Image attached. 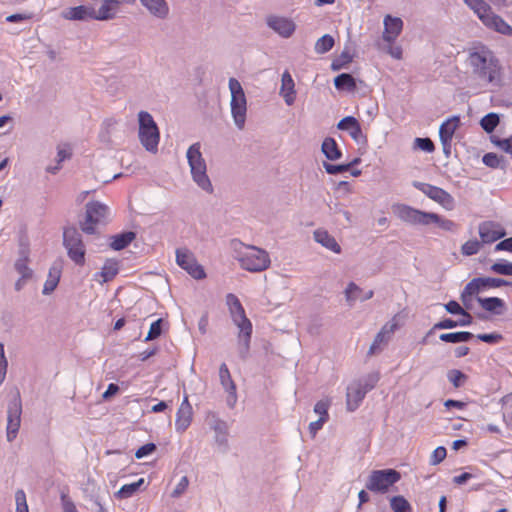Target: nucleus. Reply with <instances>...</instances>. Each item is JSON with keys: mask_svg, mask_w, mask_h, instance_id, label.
<instances>
[{"mask_svg": "<svg viewBox=\"0 0 512 512\" xmlns=\"http://www.w3.org/2000/svg\"><path fill=\"white\" fill-rule=\"evenodd\" d=\"M156 450V445L154 443H147L143 446H141L135 453V457L140 459L144 456H147L151 453H153Z\"/></svg>", "mask_w": 512, "mask_h": 512, "instance_id": "obj_59", "label": "nucleus"}, {"mask_svg": "<svg viewBox=\"0 0 512 512\" xmlns=\"http://www.w3.org/2000/svg\"><path fill=\"white\" fill-rule=\"evenodd\" d=\"M379 373L373 372L362 378L353 380L346 389V408L349 412L355 411L379 381Z\"/></svg>", "mask_w": 512, "mask_h": 512, "instance_id": "obj_4", "label": "nucleus"}, {"mask_svg": "<svg viewBox=\"0 0 512 512\" xmlns=\"http://www.w3.org/2000/svg\"><path fill=\"white\" fill-rule=\"evenodd\" d=\"M149 14L157 19L164 20L169 15V6L166 0H139Z\"/></svg>", "mask_w": 512, "mask_h": 512, "instance_id": "obj_25", "label": "nucleus"}, {"mask_svg": "<svg viewBox=\"0 0 512 512\" xmlns=\"http://www.w3.org/2000/svg\"><path fill=\"white\" fill-rule=\"evenodd\" d=\"M445 309L448 313L460 315L461 313H464V308L460 306V304L454 300L449 301L447 304H445Z\"/></svg>", "mask_w": 512, "mask_h": 512, "instance_id": "obj_62", "label": "nucleus"}, {"mask_svg": "<svg viewBox=\"0 0 512 512\" xmlns=\"http://www.w3.org/2000/svg\"><path fill=\"white\" fill-rule=\"evenodd\" d=\"M393 212L404 222L413 225H428L430 212L421 211L405 204H397L393 206Z\"/></svg>", "mask_w": 512, "mask_h": 512, "instance_id": "obj_15", "label": "nucleus"}, {"mask_svg": "<svg viewBox=\"0 0 512 512\" xmlns=\"http://www.w3.org/2000/svg\"><path fill=\"white\" fill-rule=\"evenodd\" d=\"M266 24L270 29L283 38L291 37L296 29V24L293 20L277 15L267 16Z\"/></svg>", "mask_w": 512, "mask_h": 512, "instance_id": "obj_16", "label": "nucleus"}, {"mask_svg": "<svg viewBox=\"0 0 512 512\" xmlns=\"http://www.w3.org/2000/svg\"><path fill=\"white\" fill-rule=\"evenodd\" d=\"M206 422L209 427L215 432V440L220 446H227L228 437V424L226 421L220 419L214 412H209L206 417Z\"/></svg>", "mask_w": 512, "mask_h": 512, "instance_id": "obj_19", "label": "nucleus"}, {"mask_svg": "<svg viewBox=\"0 0 512 512\" xmlns=\"http://www.w3.org/2000/svg\"><path fill=\"white\" fill-rule=\"evenodd\" d=\"M101 6L98 9V20L107 21L115 18L121 2L119 0H100Z\"/></svg>", "mask_w": 512, "mask_h": 512, "instance_id": "obj_27", "label": "nucleus"}, {"mask_svg": "<svg viewBox=\"0 0 512 512\" xmlns=\"http://www.w3.org/2000/svg\"><path fill=\"white\" fill-rule=\"evenodd\" d=\"M237 243L244 246L242 242ZM245 247L248 251L238 252L236 257L241 268L249 272H262L269 268L271 260L266 250L253 245H245Z\"/></svg>", "mask_w": 512, "mask_h": 512, "instance_id": "obj_6", "label": "nucleus"}, {"mask_svg": "<svg viewBox=\"0 0 512 512\" xmlns=\"http://www.w3.org/2000/svg\"><path fill=\"white\" fill-rule=\"evenodd\" d=\"M460 123V119L457 116H454L444 123L441 124L439 129V137L440 139H449L452 140L453 135L458 128Z\"/></svg>", "mask_w": 512, "mask_h": 512, "instance_id": "obj_35", "label": "nucleus"}, {"mask_svg": "<svg viewBox=\"0 0 512 512\" xmlns=\"http://www.w3.org/2000/svg\"><path fill=\"white\" fill-rule=\"evenodd\" d=\"M119 266L118 262L112 259L106 260L101 271L95 274V280L100 284L106 283L114 279L118 274Z\"/></svg>", "mask_w": 512, "mask_h": 512, "instance_id": "obj_29", "label": "nucleus"}, {"mask_svg": "<svg viewBox=\"0 0 512 512\" xmlns=\"http://www.w3.org/2000/svg\"><path fill=\"white\" fill-rule=\"evenodd\" d=\"M16 512H29L26 501V494L23 490L19 489L15 493Z\"/></svg>", "mask_w": 512, "mask_h": 512, "instance_id": "obj_49", "label": "nucleus"}, {"mask_svg": "<svg viewBox=\"0 0 512 512\" xmlns=\"http://www.w3.org/2000/svg\"><path fill=\"white\" fill-rule=\"evenodd\" d=\"M352 61L351 55L344 51L342 54L332 62L331 68L334 71H338L342 69L346 64L350 63Z\"/></svg>", "mask_w": 512, "mask_h": 512, "instance_id": "obj_50", "label": "nucleus"}, {"mask_svg": "<svg viewBox=\"0 0 512 512\" xmlns=\"http://www.w3.org/2000/svg\"><path fill=\"white\" fill-rule=\"evenodd\" d=\"M415 145L426 152H433L435 149L434 143L429 138H416Z\"/></svg>", "mask_w": 512, "mask_h": 512, "instance_id": "obj_58", "label": "nucleus"}, {"mask_svg": "<svg viewBox=\"0 0 512 512\" xmlns=\"http://www.w3.org/2000/svg\"><path fill=\"white\" fill-rule=\"evenodd\" d=\"M478 232L482 244H491L506 235V231L498 223L493 221L480 223Z\"/></svg>", "mask_w": 512, "mask_h": 512, "instance_id": "obj_18", "label": "nucleus"}, {"mask_svg": "<svg viewBox=\"0 0 512 512\" xmlns=\"http://www.w3.org/2000/svg\"><path fill=\"white\" fill-rule=\"evenodd\" d=\"M402 29L403 21L401 18L386 15L384 18L383 40L388 43H393L401 34Z\"/></svg>", "mask_w": 512, "mask_h": 512, "instance_id": "obj_21", "label": "nucleus"}, {"mask_svg": "<svg viewBox=\"0 0 512 512\" xmlns=\"http://www.w3.org/2000/svg\"><path fill=\"white\" fill-rule=\"evenodd\" d=\"M29 246L24 241H20L19 246V257L16 260L14 267L15 270L24 278H32L33 271L30 269L27 264L29 262Z\"/></svg>", "mask_w": 512, "mask_h": 512, "instance_id": "obj_24", "label": "nucleus"}, {"mask_svg": "<svg viewBox=\"0 0 512 512\" xmlns=\"http://www.w3.org/2000/svg\"><path fill=\"white\" fill-rule=\"evenodd\" d=\"M398 328V323L396 322V317H394L390 322L386 323L382 329L377 333L374 338L373 343L371 344L368 355L372 356L379 353L382 350L381 345H386L391 336L394 334L396 329Z\"/></svg>", "mask_w": 512, "mask_h": 512, "instance_id": "obj_17", "label": "nucleus"}, {"mask_svg": "<svg viewBox=\"0 0 512 512\" xmlns=\"http://www.w3.org/2000/svg\"><path fill=\"white\" fill-rule=\"evenodd\" d=\"M495 250L496 251L505 250V251L512 252V237L504 239V240L500 241L498 244H496Z\"/></svg>", "mask_w": 512, "mask_h": 512, "instance_id": "obj_64", "label": "nucleus"}, {"mask_svg": "<svg viewBox=\"0 0 512 512\" xmlns=\"http://www.w3.org/2000/svg\"><path fill=\"white\" fill-rule=\"evenodd\" d=\"M400 478L401 474L394 469L373 470L366 482V488L375 493H386Z\"/></svg>", "mask_w": 512, "mask_h": 512, "instance_id": "obj_11", "label": "nucleus"}, {"mask_svg": "<svg viewBox=\"0 0 512 512\" xmlns=\"http://www.w3.org/2000/svg\"><path fill=\"white\" fill-rule=\"evenodd\" d=\"M226 304L233 323L238 327V352L241 359L246 360L249 355L252 336V323L246 317L245 310L238 297L232 293L226 296Z\"/></svg>", "mask_w": 512, "mask_h": 512, "instance_id": "obj_2", "label": "nucleus"}, {"mask_svg": "<svg viewBox=\"0 0 512 512\" xmlns=\"http://www.w3.org/2000/svg\"><path fill=\"white\" fill-rule=\"evenodd\" d=\"M193 411L192 406L188 401V396L185 395L184 399L177 411V417L175 421L176 430L179 433H183L190 426L192 421Z\"/></svg>", "mask_w": 512, "mask_h": 512, "instance_id": "obj_20", "label": "nucleus"}, {"mask_svg": "<svg viewBox=\"0 0 512 512\" xmlns=\"http://www.w3.org/2000/svg\"><path fill=\"white\" fill-rule=\"evenodd\" d=\"M446 454H447V451L446 449L443 447V446H439L437 447L432 455H431V458H430V463L432 465H437L439 464L440 462H442L445 457H446Z\"/></svg>", "mask_w": 512, "mask_h": 512, "instance_id": "obj_57", "label": "nucleus"}, {"mask_svg": "<svg viewBox=\"0 0 512 512\" xmlns=\"http://www.w3.org/2000/svg\"><path fill=\"white\" fill-rule=\"evenodd\" d=\"M447 378L454 388H460L465 385L468 376L458 369H451L447 372Z\"/></svg>", "mask_w": 512, "mask_h": 512, "instance_id": "obj_41", "label": "nucleus"}, {"mask_svg": "<svg viewBox=\"0 0 512 512\" xmlns=\"http://www.w3.org/2000/svg\"><path fill=\"white\" fill-rule=\"evenodd\" d=\"M334 85L338 90H346L349 92H353L356 90V80L349 73H342L335 77Z\"/></svg>", "mask_w": 512, "mask_h": 512, "instance_id": "obj_34", "label": "nucleus"}, {"mask_svg": "<svg viewBox=\"0 0 512 512\" xmlns=\"http://www.w3.org/2000/svg\"><path fill=\"white\" fill-rule=\"evenodd\" d=\"M330 402L329 400H320L318 401L314 406V412L319 414L320 417H325V420H328V408H329Z\"/></svg>", "mask_w": 512, "mask_h": 512, "instance_id": "obj_56", "label": "nucleus"}, {"mask_svg": "<svg viewBox=\"0 0 512 512\" xmlns=\"http://www.w3.org/2000/svg\"><path fill=\"white\" fill-rule=\"evenodd\" d=\"M362 290L361 288L356 285L354 282H350L345 289V296L346 300L349 303L354 302L358 298V293H360Z\"/></svg>", "mask_w": 512, "mask_h": 512, "instance_id": "obj_52", "label": "nucleus"}, {"mask_svg": "<svg viewBox=\"0 0 512 512\" xmlns=\"http://www.w3.org/2000/svg\"><path fill=\"white\" fill-rule=\"evenodd\" d=\"M186 157L194 182L204 191L212 193L213 186L207 175V165L201 153V144L199 142L192 144L187 150Z\"/></svg>", "mask_w": 512, "mask_h": 512, "instance_id": "obj_3", "label": "nucleus"}, {"mask_svg": "<svg viewBox=\"0 0 512 512\" xmlns=\"http://www.w3.org/2000/svg\"><path fill=\"white\" fill-rule=\"evenodd\" d=\"M456 326H458V321H454V320H452L450 318H446V319H443V320L437 322L436 324H434V326L428 332L427 335H430L434 330H438V329H452V328H455Z\"/></svg>", "mask_w": 512, "mask_h": 512, "instance_id": "obj_54", "label": "nucleus"}, {"mask_svg": "<svg viewBox=\"0 0 512 512\" xmlns=\"http://www.w3.org/2000/svg\"><path fill=\"white\" fill-rule=\"evenodd\" d=\"M22 404L19 393L9 402L7 411V440L12 442L19 431L21 423Z\"/></svg>", "mask_w": 512, "mask_h": 512, "instance_id": "obj_14", "label": "nucleus"}, {"mask_svg": "<svg viewBox=\"0 0 512 512\" xmlns=\"http://www.w3.org/2000/svg\"><path fill=\"white\" fill-rule=\"evenodd\" d=\"M85 208V218L80 221V228L86 234H95L99 225L107 224L109 208L99 201L88 202Z\"/></svg>", "mask_w": 512, "mask_h": 512, "instance_id": "obj_8", "label": "nucleus"}, {"mask_svg": "<svg viewBox=\"0 0 512 512\" xmlns=\"http://www.w3.org/2000/svg\"><path fill=\"white\" fill-rule=\"evenodd\" d=\"M7 367L8 362L5 356L4 344L0 342V384H2L5 379Z\"/></svg>", "mask_w": 512, "mask_h": 512, "instance_id": "obj_55", "label": "nucleus"}, {"mask_svg": "<svg viewBox=\"0 0 512 512\" xmlns=\"http://www.w3.org/2000/svg\"><path fill=\"white\" fill-rule=\"evenodd\" d=\"M413 186L424 193L431 200L439 203L446 210H453L455 207L454 198L444 189L428 183L414 181Z\"/></svg>", "mask_w": 512, "mask_h": 512, "instance_id": "obj_12", "label": "nucleus"}, {"mask_svg": "<svg viewBox=\"0 0 512 512\" xmlns=\"http://www.w3.org/2000/svg\"><path fill=\"white\" fill-rule=\"evenodd\" d=\"M477 14L481 22L489 29L503 35H511L512 27L507 24L499 15L492 11V8L484 0H463Z\"/></svg>", "mask_w": 512, "mask_h": 512, "instance_id": "obj_5", "label": "nucleus"}, {"mask_svg": "<svg viewBox=\"0 0 512 512\" xmlns=\"http://www.w3.org/2000/svg\"><path fill=\"white\" fill-rule=\"evenodd\" d=\"M219 378L223 388L228 392L227 404L233 407L236 403V385L231 378L228 367L225 363L221 364L219 368Z\"/></svg>", "mask_w": 512, "mask_h": 512, "instance_id": "obj_22", "label": "nucleus"}, {"mask_svg": "<svg viewBox=\"0 0 512 512\" xmlns=\"http://www.w3.org/2000/svg\"><path fill=\"white\" fill-rule=\"evenodd\" d=\"M321 150L325 157L331 161L337 160L342 156V153L338 148L336 141L331 137H327L324 139L321 146Z\"/></svg>", "mask_w": 512, "mask_h": 512, "instance_id": "obj_32", "label": "nucleus"}, {"mask_svg": "<svg viewBox=\"0 0 512 512\" xmlns=\"http://www.w3.org/2000/svg\"><path fill=\"white\" fill-rule=\"evenodd\" d=\"M499 122V115L497 113L491 112L481 119L480 125L485 132L492 133L499 124Z\"/></svg>", "mask_w": 512, "mask_h": 512, "instance_id": "obj_40", "label": "nucleus"}, {"mask_svg": "<svg viewBox=\"0 0 512 512\" xmlns=\"http://www.w3.org/2000/svg\"><path fill=\"white\" fill-rule=\"evenodd\" d=\"M390 506L394 512H412L410 503L400 495L390 499Z\"/></svg>", "mask_w": 512, "mask_h": 512, "instance_id": "obj_42", "label": "nucleus"}, {"mask_svg": "<svg viewBox=\"0 0 512 512\" xmlns=\"http://www.w3.org/2000/svg\"><path fill=\"white\" fill-rule=\"evenodd\" d=\"M429 216H432V218H428V225L434 223L440 229H442L444 231H450V232L456 231V229L458 227V225L454 221H452L450 219L442 218L441 216H439L436 213L430 212Z\"/></svg>", "mask_w": 512, "mask_h": 512, "instance_id": "obj_37", "label": "nucleus"}, {"mask_svg": "<svg viewBox=\"0 0 512 512\" xmlns=\"http://www.w3.org/2000/svg\"><path fill=\"white\" fill-rule=\"evenodd\" d=\"M325 422H326L325 417H319L318 420L311 422L309 424V432L312 435V437H315V435L322 428V426Z\"/></svg>", "mask_w": 512, "mask_h": 512, "instance_id": "obj_63", "label": "nucleus"}, {"mask_svg": "<svg viewBox=\"0 0 512 512\" xmlns=\"http://www.w3.org/2000/svg\"><path fill=\"white\" fill-rule=\"evenodd\" d=\"M483 163L490 168H502L505 167V158L498 156L495 153H486L482 159Z\"/></svg>", "mask_w": 512, "mask_h": 512, "instance_id": "obj_43", "label": "nucleus"}, {"mask_svg": "<svg viewBox=\"0 0 512 512\" xmlns=\"http://www.w3.org/2000/svg\"><path fill=\"white\" fill-rule=\"evenodd\" d=\"M162 319H158L153 322L150 326L149 332L145 338V341H150L158 338L162 333Z\"/></svg>", "mask_w": 512, "mask_h": 512, "instance_id": "obj_51", "label": "nucleus"}, {"mask_svg": "<svg viewBox=\"0 0 512 512\" xmlns=\"http://www.w3.org/2000/svg\"><path fill=\"white\" fill-rule=\"evenodd\" d=\"M490 270L500 275L512 276V263L497 262L491 265Z\"/></svg>", "mask_w": 512, "mask_h": 512, "instance_id": "obj_48", "label": "nucleus"}, {"mask_svg": "<svg viewBox=\"0 0 512 512\" xmlns=\"http://www.w3.org/2000/svg\"><path fill=\"white\" fill-rule=\"evenodd\" d=\"M477 338L480 341H483V342H486L489 344H493V343H497L500 340H502L503 336L499 333H491V334H478Z\"/></svg>", "mask_w": 512, "mask_h": 512, "instance_id": "obj_60", "label": "nucleus"}, {"mask_svg": "<svg viewBox=\"0 0 512 512\" xmlns=\"http://www.w3.org/2000/svg\"><path fill=\"white\" fill-rule=\"evenodd\" d=\"M482 242L481 241H478L476 239H473V240H468L467 242H465L462 247H461V253L464 255V256H472V255H475L479 252L481 246H482Z\"/></svg>", "mask_w": 512, "mask_h": 512, "instance_id": "obj_45", "label": "nucleus"}, {"mask_svg": "<svg viewBox=\"0 0 512 512\" xmlns=\"http://www.w3.org/2000/svg\"><path fill=\"white\" fill-rule=\"evenodd\" d=\"M176 262L182 269L186 270L193 278H205L206 274L204 272L203 267L198 264L194 254L189 249H177Z\"/></svg>", "mask_w": 512, "mask_h": 512, "instance_id": "obj_13", "label": "nucleus"}, {"mask_svg": "<svg viewBox=\"0 0 512 512\" xmlns=\"http://www.w3.org/2000/svg\"><path fill=\"white\" fill-rule=\"evenodd\" d=\"M482 278V287L483 288H498L507 284V280L502 278H492V277H481Z\"/></svg>", "mask_w": 512, "mask_h": 512, "instance_id": "obj_53", "label": "nucleus"}, {"mask_svg": "<svg viewBox=\"0 0 512 512\" xmlns=\"http://www.w3.org/2000/svg\"><path fill=\"white\" fill-rule=\"evenodd\" d=\"M474 335L468 331H460L453 333H443L439 336V339L447 343H461L467 342L472 339Z\"/></svg>", "mask_w": 512, "mask_h": 512, "instance_id": "obj_36", "label": "nucleus"}, {"mask_svg": "<svg viewBox=\"0 0 512 512\" xmlns=\"http://www.w3.org/2000/svg\"><path fill=\"white\" fill-rule=\"evenodd\" d=\"M136 234L132 231L123 232L112 237L110 247L115 251H120L126 248L134 239Z\"/></svg>", "mask_w": 512, "mask_h": 512, "instance_id": "obj_33", "label": "nucleus"}, {"mask_svg": "<svg viewBox=\"0 0 512 512\" xmlns=\"http://www.w3.org/2000/svg\"><path fill=\"white\" fill-rule=\"evenodd\" d=\"M314 239L317 243L321 244L323 247L333 251L334 253L339 254L341 252V247L335 240V238L328 233V231L324 229H317L313 233Z\"/></svg>", "mask_w": 512, "mask_h": 512, "instance_id": "obj_28", "label": "nucleus"}, {"mask_svg": "<svg viewBox=\"0 0 512 512\" xmlns=\"http://www.w3.org/2000/svg\"><path fill=\"white\" fill-rule=\"evenodd\" d=\"M482 288V278H474L469 283H467L462 291V294L473 296L474 294H477Z\"/></svg>", "mask_w": 512, "mask_h": 512, "instance_id": "obj_46", "label": "nucleus"}, {"mask_svg": "<svg viewBox=\"0 0 512 512\" xmlns=\"http://www.w3.org/2000/svg\"><path fill=\"white\" fill-rule=\"evenodd\" d=\"M189 481L186 476L182 477L176 488L173 490L171 496L174 498L179 497L188 487Z\"/></svg>", "mask_w": 512, "mask_h": 512, "instance_id": "obj_61", "label": "nucleus"}, {"mask_svg": "<svg viewBox=\"0 0 512 512\" xmlns=\"http://www.w3.org/2000/svg\"><path fill=\"white\" fill-rule=\"evenodd\" d=\"M468 61L478 79L488 84L501 85V65L491 51L482 49L472 52Z\"/></svg>", "mask_w": 512, "mask_h": 512, "instance_id": "obj_1", "label": "nucleus"}, {"mask_svg": "<svg viewBox=\"0 0 512 512\" xmlns=\"http://www.w3.org/2000/svg\"><path fill=\"white\" fill-rule=\"evenodd\" d=\"M87 6L80 5L71 7L62 12V17L67 20L86 21Z\"/></svg>", "mask_w": 512, "mask_h": 512, "instance_id": "obj_38", "label": "nucleus"}, {"mask_svg": "<svg viewBox=\"0 0 512 512\" xmlns=\"http://www.w3.org/2000/svg\"><path fill=\"white\" fill-rule=\"evenodd\" d=\"M477 301L479 302L480 306L488 312L494 313L496 315H501L503 313L505 303L498 297H478Z\"/></svg>", "mask_w": 512, "mask_h": 512, "instance_id": "obj_31", "label": "nucleus"}, {"mask_svg": "<svg viewBox=\"0 0 512 512\" xmlns=\"http://www.w3.org/2000/svg\"><path fill=\"white\" fill-rule=\"evenodd\" d=\"M144 483V479L141 478L136 482H133L131 484H125L123 485L116 493L115 497L118 499H126L131 496H133L141 487V485Z\"/></svg>", "mask_w": 512, "mask_h": 512, "instance_id": "obj_39", "label": "nucleus"}, {"mask_svg": "<svg viewBox=\"0 0 512 512\" xmlns=\"http://www.w3.org/2000/svg\"><path fill=\"white\" fill-rule=\"evenodd\" d=\"M337 128L339 130L349 131L351 138L358 143L366 141V137L363 135L358 120L353 116H347L341 119L337 124Z\"/></svg>", "mask_w": 512, "mask_h": 512, "instance_id": "obj_23", "label": "nucleus"}, {"mask_svg": "<svg viewBox=\"0 0 512 512\" xmlns=\"http://www.w3.org/2000/svg\"><path fill=\"white\" fill-rule=\"evenodd\" d=\"M60 277H61V266L57 265V264H54L49 269L48 277H47V280H46V282L44 284L42 293L44 295L51 294L56 289V287L58 286V283L60 281Z\"/></svg>", "mask_w": 512, "mask_h": 512, "instance_id": "obj_30", "label": "nucleus"}, {"mask_svg": "<svg viewBox=\"0 0 512 512\" xmlns=\"http://www.w3.org/2000/svg\"><path fill=\"white\" fill-rule=\"evenodd\" d=\"M139 131L138 136L143 147L151 153L158 151L160 133L152 115L146 111L138 113Z\"/></svg>", "mask_w": 512, "mask_h": 512, "instance_id": "obj_7", "label": "nucleus"}, {"mask_svg": "<svg viewBox=\"0 0 512 512\" xmlns=\"http://www.w3.org/2000/svg\"><path fill=\"white\" fill-rule=\"evenodd\" d=\"M279 93L283 97L285 103L288 106L294 104L296 99L295 83L291 74L288 71H285L282 74L281 87Z\"/></svg>", "mask_w": 512, "mask_h": 512, "instance_id": "obj_26", "label": "nucleus"}, {"mask_svg": "<svg viewBox=\"0 0 512 512\" xmlns=\"http://www.w3.org/2000/svg\"><path fill=\"white\" fill-rule=\"evenodd\" d=\"M323 167L326 172L331 175L341 174L343 172L349 171L351 169V164H330L327 162L323 163Z\"/></svg>", "mask_w": 512, "mask_h": 512, "instance_id": "obj_47", "label": "nucleus"}, {"mask_svg": "<svg viewBox=\"0 0 512 512\" xmlns=\"http://www.w3.org/2000/svg\"><path fill=\"white\" fill-rule=\"evenodd\" d=\"M63 245L69 258L77 265L85 263V245L80 232L75 227H67L63 232Z\"/></svg>", "mask_w": 512, "mask_h": 512, "instance_id": "obj_10", "label": "nucleus"}, {"mask_svg": "<svg viewBox=\"0 0 512 512\" xmlns=\"http://www.w3.org/2000/svg\"><path fill=\"white\" fill-rule=\"evenodd\" d=\"M334 43V38L326 34L317 40L315 51L318 54H324L333 48Z\"/></svg>", "mask_w": 512, "mask_h": 512, "instance_id": "obj_44", "label": "nucleus"}, {"mask_svg": "<svg viewBox=\"0 0 512 512\" xmlns=\"http://www.w3.org/2000/svg\"><path fill=\"white\" fill-rule=\"evenodd\" d=\"M229 90L231 93L230 106L232 117L237 128L242 130L246 121V96L240 82L236 78L229 79Z\"/></svg>", "mask_w": 512, "mask_h": 512, "instance_id": "obj_9", "label": "nucleus"}]
</instances>
